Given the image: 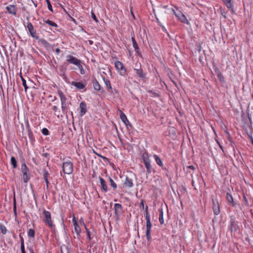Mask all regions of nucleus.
Masks as SVG:
<instances>
[{"label": "nucleus", "instance_id": "a18cd8bd", "mask_svg": "<svg viewBox=\"0 0 253 253\" xmlns=\"http://www.w3.org/2000/svg\"><path fill=\"white\" fill-rule=\"evenodd\" d=\"M46 0V2L47 3V7H48V9L50 11H51L52 12H53V9H52V5H51V4L49 1V0Z\"/></svg>", "mask_w": 253, "mask_h": 253}, {"label": "nucleus", "instance_id": "13d9d810", "mask_svg": "<svg viewBox=\"0 0 253 253\" xmlns=\"http://www.w3.org/2000/svg\"><path fill=\"white\" fill-rule=\"evenodd\" d=\"M67 14H68V16L70 17L71 21H73L75 24H77V22H76V20L74 18L71 17L68 13H67Z\"/></svg>", "mask_w": 253, "mask_h": 253}, {"label": "nucleus", "instance_id": "8fccbe9b", "mask_svg": "<svg viewBox=\"0 0 253 253\" xmlns=\"http://www.w3.org/2000/svg\"><path fill=\"white\" fill-rule=\"evenodd\" d=\"M148 92L152 94V97H160V95L157 92H154L152 90H149L148 91Z\"/></svg>", "mask_w": 253, "mask_h": 253}, {"label": "nucleus", "instance_id": "1a4fd4ad", "mask_svg": "<svg viewBox=\"0 0 253 253\" xmlns=\"http://www.w3.org/2000/svg\"><path fill=\"white\" fill-rule=\"evenodd\" d=\"M66 61L68 63H69L76 66L79 65V63H81L80 60L71 55L66 56Z\"/></svg>", "mask_w": 253, "mask_h": 253}, {"label": "nucleus", "instance_id": "dca6fc26", "mask_svg": "<svg viewBox=\"0 0 253 253\" xmlns=\"http://www.w3.org/2000/svg\"><path fill=\"white\" fill-rule=\"evenodd\" d=\"M71 104V102L61 103V109L63 115H67L68 112L69 105Z\"/></svg>", "mask_w": 253, "mask_h": 253}, {"label": "nucleus", "instance_id": "7c9ffc66", "mask_svg": "<svg viewBox=\"0 0 253 253\" xmlns=\"http://www.w3.org/2000/svg\"><path fill=\"white\" fill-rule=\"evenodd\" d=\"M223 2L226 4V6L228 8L232 7L233 4L231 2V0H222Z\"/></svg>", "mask_w": 253, "mask_h": 253}, {"label": "nucleus", "instance_id": "39448f33", "mask_svg": "<svg viewBox=\"0 0 253 253\" xmlns=\"http://www.w3.org/2000/svg\"><path fill=\"white\" fill-rule=\"evenodd\" d=\"M24 25L28 29V31L29 32L31 36V37L36 40H38L39 36H38L36 30H35L32 24L30 22L28 21L27 23L26 26L25 25V24H24Z\"/></svg>", "mask_w": 253, "mask_h": 253}, {"label": "nucleus", "instance_id": "f3484780", "mask_svg": "<svg viewBox=\"0 0 253 253\" xmlns=\"http://www.w3.org/2000/svg\"><path fill=\"white\" fill-rule=\"evenodd\" d=\"M80 108L81 110L80 115L82 116L84 115L87 111L86 103L84 101L81 102L80 104Z\"/></svg>", "mask_w": 253, "mask_h": 253}, {"label": "nucleus", "instance_id": "9d476101", "mask_svg": "<svg viewBox=\"0 0 253 253\" xmlns=\"http://www.w3.org/2000/svg\"><path fill=\"white\" fill-rule=\"evenodd\" d=\"M212 209L215 215H217L220 213L219 204L217 199L212 200Z\"/></svg>", "mask_w": 253, "mask_h": 253}, {"label": "nucleus", "instance_id": "5701e85b", "mask_svg": "<svg viewBox=\"0 0 253 253\" xmlns=\"http://www.w3.org/2000/svg\"><path fill=\"white\" fill-rule=\"evenodd\" d=\"M103 81H104L105 84L106 86L108 91L109 92H112V88L111 84L110 83V81L104 77H103Z\"/></svg>", "mask_w": 253, "mask_h": 253}, {"label": "nucleus", "instance_id": "4be33fe9", "mask_svg": "<svg viewBox=\"0 0 253 253\" xmlns=\"http://www.w3.org/2000/svg\"><path fill=\"white\" fill-rule=\"evenodd\" d=\"M73 221H74V229L75 232L77 233V235H80L81 229L79 225H78L77 222L76 221L75 217H74Z\"/></svg>", "mask_w": 253, "mask_h": 253}, {"label": "nucleus", "instance_id": "37998d69", "mask_svg": "<svg viewBox=\"0 0 253 253\" xmlns=\"http://www.w3.org/2000/svg\"><path fill=\"white\" fill-rule=\"evenodd\" d=\"M20 239L21 242V251L25 250L24 239L21 235H20Z\"/></svg>", "mask_w": 253, "mask_h": 253}, {"label": "nucleus", "instance_id": "393cba45", "mask_svg": "<svg viewBox=\"0 0 253 253\" xmlns=\"http://www.w3.org/2000/svg\"><path fill=\"white\" fill-rule=\"evenodd\" d=\"M120 111V117L122 121V122L124 124L126 123H129V121L127 120V117H126V115L120 110H119Z\"/></svg>", "mask_w": 253, "mask_h": 253}, {"label": "nucleus", "instance_id": "6e6552de", "mask_svg": "<svg viewBox=\"0 0 253 253\" xmlns=\"http://www.w3.org/2000/svg\"><path fill=\"white\" fill-rule=\"evenodd\" d=\"M114 214L116 218L119 219L121 214L123 212V208L120 204H114Z\"/></svg>", "mask_w": 253, "mask_h": 253}, {"label": "nucleus", "instance_id": "4c0bfd02", "mask_svg": "<svg viewBox=\"0 0 253 253\" xmlns=\"http://www.w3.org/2000/svg\"><path fill=\"white\" fill-rule=\"evenodd\" d=\"M109 180L110 182L111 186L113 188L114 190H115L117 187V184L110 177H109Z\"/></svg>", "mask_w": 253, "mask_h": 253}, {"label": "nucleus", "instance_id": "412c9836", "mask_svg": "<svg viewBox=\"0 0 253 253\" xmlns=\"http://www.w3.org/2000/svg\"><path fill=\"white\" fill-rule=\"evenodd\" d=\"M99 180L100 181V184L101 185V189L105 192L108 191V187L106 184L105 180L102 177H99Z\"/></svg>", "mask_w": 253, "mask_h": 253}, {"label": "nucleus", "instance_id": "7ed1b4c3", "mask_svg": "<svg viewBox=\"0 0 253 253\" xmlns=\"http://www.w3.org/2000/svg\"><path fill=\"white\" fill-rule=\"evenodd\" d=\"M73 164L70 161H66L63 163L62 169L64 173L70 174L73 171Z\"/></svg>", "mask_w": 253, "mask_h": 253}, {"label": "nucleus", "instance_id": "a19ab883", "mask_svg": "<svg viewBox=\"0 0 253 253\" xmlns=\"http://www.w3.org/2000/svg\"><path fill=\"white\" fill-rule=\"evenodd\" d=\"M217 76L218 79H219V80L220 81V82L223 83L225 82L224 77H223L221 72L218 73V74H217Z\"/></svg>", "mask_w": 253, "mask_h": 253}, {"label": "nucleus", "instance_id": "6e6d98bb", "mask_svg": "<svg viewBox=\"0 0 253 253\" xmlns=\"http://www.w3.org/2000/svg\"><path fill=\"white\" fill-rule=\"evenodd\" d=\"M41 42H42V43L44 45H47L48 44V42L45 40L44 39H42L40 40Z\"/></svg>", "mask_w": 253, "mask_h": 253}, {"label": "nucleus", "instance_id": "09e8293b", "mask_svg": "<svg viewBox=\"0 0 253 253\" xmlns=\"http://www.w3.org/2000/svg\"><path fill=\"white\" fill-rule=\"evenodd\" d=\"M13 212L14 213V215L17 216V212H16V200L15 199H14L13 201Z\"/></svg>", "mask_w": 253, "mask_h": 253}, {"label": "nucleus", "instance_id": "864d4df0", "mask_svg": "<svg viewBox=\"0 0 253 253\" xmlns=\"http://www.w3.org/2000/svg\"><path fill=\"white\" fill-rule=\"evenodd\" d=\"M243 200H244V201L245 202V205L246 206H249V202H248V200L246 196L245 195H243Z\"/></svg>", "mask_w": 253, "mask_h": 253}, {"label": "nucleus", "instance_id": "473e14b6", "mask_svg": "<svg viewBox=\"0 0 253 253\" xmlns=\"http://www.w3.org/2000/svg\"><path fill=\"white\" fill-rule=\"evenodd\" d=\"M20 76L22 82V85L24 87L25 90L26 91L27 89L29 88L28 86L27 85L26 81L21 74H20Z\"/></svg>", "mask_w": 253, "mask_h": 253}, {"label": "nucleus", "instance_id": "79ce46f5", "mask_svg": "<svg viewBox=\"0 0 253 253\" xmlns=\"http://www.w3.org/2000/svg\"><path fill=\"white\" fill-rule=\"evenodd\" d=\"M0 231H1V233L3 234H5L6 233L7 229H6V228L5 227V226L4 225L0 224Z\"/></svg>", "mask_w": 253, "mask_h": 253}, {"label": "nucleus", "instance_id": "c756f323", "mask_svg": "<svg viewBox=\"0 0 253 253\" xmlns=\"http://www.w3.org/2000/svg\"><path fill=\"white\" fill-rule=\"evenodd\" d=\"M43 22L45 23H46L48 25H49V26H52V27H57V26H58L56 23H55V22H54L50 20H48H48H43Z\"/></svg>", "mask_w": 253, "mask_h": 253}, {"label": "nucleus", "instance_id": "f257e3e1", "mask_svg": "<svg viewBox=\"0 0 253 253\" xmlns=\"http://www.w3.org/2000/svg\"><path fill=\"white\" fill-rule=\"evenodd\" d=\"M42 214L43 215L42 219L43 222L47 225L52 231L54 232L55 230V225L53 223L50 212L43 209L42 211Z\"/></svg>", "mask_w": 253, "mask_h": 253}, {"label": "nucleus", "instance_id": "e2e57ef3", "mask_svg": "<svg viewBox=\"0 0 253 253\" xmlns=\"http://www.w3.org/2000/svg\"><path fill=\"white\" fill-rule=\"evenodd\" d=\"M214 71H215V72L216 73V74H218V73H221L219 69L217 67H216L215 68Z\"/></svg>", "mask_w": 253, "mask_h": 253}, {"label": "nucleus", "instance_id": "ddd939ff", "mask_svg": "<svg viewBox=\"0 0 253 253\" xmlns=\"http://www.w3.org/2000/svg\"><path fill=\"white\" fill-rule=\"evenodd\" d=\"M173 12L174 13L175 15L181 22L186 24L189 23L187 19L185 16L180 11H178L177 12H175L173 10Z\"/></svg>", "mask_w": 253, "mask_h": 253}, {"label": "nucleus", "instance_id": "c03bdc74", "mask_svg": "<svg viewBox=\"0 0 253 253\" xmlns=\"http://www.w3.org/2000/svg\"><path fill=\"white\" fill-rule=\"evenodd\" d=\"M77 66L78 67V68L80 70V73L82 75H84L85 73V71L83 68V66L81 64V63H79V65H77Z\"/></svg>", "mask_w": 253, "mask_h": 253}, {"label": "nucleus", "instance_id": "2f4dec72", "mask_svg": "<svg viewBox=\"0 0 253 253\" xmlns=\"http://www.w3.org/2000/svg\"><path fill=\"white\" fill-rule=\"evenodd\" d=\"M142 158L143 159V162H145V161H148L150 160L149 159V154L147 152H145L143 154Z\"/></svg>", "mask_w": 253, "mask_h": 253}, {"label": "nucleus", "instance_id": "0eeeda50", "mask_svg": "<svg viewBox=\"0 0 253 253\" xmlns=\"http://www.w3.org/2000/svg\"><path fill=\"white\" fill-rule=\"evenodd\" d=\"M239 229L238 223L236 221L235 217L234 216H230V230L231 232H236Z\"/></svg>", "mask_w": 253, "mask_h": 253}, {"label": "nucleus", "instance_id": "f8f14e48", "mask_svg": "<svg viewBox=\"0 0 253 253\" xmlns=\"http://www.w3.org/2000/svg\"><path fill=\"white\" fill-rule=\"evenodd\" d=\"M134 70L135 71V73L138 77L140 78L142 81H144L145 80L146 75L144 73L140 64L139 68H134Z\"/></svg>", "mask_w": 253, "mask_h": 253}, {"label": "nucleus", "instance_id": "c85d7f7f", "mask_svg": "<svg viewBox=\"0 0 253 253\" xmlns=\"http://www.w3.org/2000/svg\"><path fill=\"white\" fill-rule=\"evenodd\" d=\"M11 164L13 169H16L17 167V162L14 157H11Z\"/></svg>", "mask_w": 253, "mask_h": 253}, {"label": "nucleus", "instance_id": "69168bd1", "mask_svg": "<svg viewBox=\"0 0 253 253\" xmlns=\"http://www.w3.org/2000/svg\"><path fill=\"white\" fill-rule=\"evenodd\" d=\"M28 248L30 253H34V250L32 247H30V248L28 247Z\"/></svg>", "mask_w": 253, "mask_h": 253}, {"label": "nucleus", "instance_id": "4d7b16f0", "mask_svg": "<svg viewBox=\"0 0 253 253\" xmlns=\"http://www.w3.org/2000/svg\"><path fill=\"white\" fill-rule=\"evenodd\" d=\"M26 127L28 131H29H29L32 130L30 128V125L28 122H27V123L26 125Z\"/></svg>", "mask_w": 253, "mask_h": 253}, {"label": "nucleus", "instance_id": "4468645a", "mask_svg": "<svg viewBox=\"0 0 253 253\" xmlns=\"http://www.w3.org/2000/svg\"><path fill=\"white\" fill-rule=\"evenodd\" d=\"M153 157L156 161V163L159 167H161L163 169L168 171V169L166 167H164L162 160L159 156L155 154L154 155Z\"/></svg>", "mask_w": 253, "mask_h": 253}, {"label": "nucleus", "instance_id": "052dcab7", "mask_svg": "<svg viewBox=\"0 0 253 253\" xmlns=\"http://www.w3.org/2000/svg\"><path fill=\"white\" fill-rule=\"evenodd\" d=\"M187 169H191L192 170H195V167L193 166H192V165L187 167Z\"/></svg>", "mask_w": 253, "mask_h": 253}, {"label": "nucleus", "instance_id": "bf43d9fd", "mask_svg": "<svg viewBox=\"0 0 253 253\" xmlns=\"http://www.w3.org/2000/svg\"><path fill=\"white\" fill-rule=\"evenodd\" d=\"M247 134L248 135V137L249 138H250V140H252L253 139V135H252V133L251 132V133H247Z\"/></svg>", "mask_w": 253, "mask_h": 253}, {"label": "nucleus", "instance_id": "0e129e2a", "mask_svg": "<svg viewBox=\"0 0 253 253\" xmlns=\"http://www.w3.org/2000/svg\"><path fill=\"white\" fill-rule=\"evenodd\" d=\"M42 156L45 158L48 157L49 156V154L47 153H44L42 154Z\"/></svg>", "mask_w": 253, "mask_h": 253}, {"label": "nucleus", "instance_id": "e433bc0d", "mask_svg": "<svg viewBox=\"0 0 253 253\" xmlns=\"http://www.w3.org/2000/svg\"><path fill=\"white\" fill-rule=\"evenodd\" d=\"M226 134H227V139L228 140H229V141L230 142V144H231V145L234 147V146H233V144H234V141L232 140V137L230 134V133H229L228 131H226L225 132Z\"/></svg>", "mask_w": 253, "mask_h": 253}, {"label": "nucleus", "instance_id": "49530a36", "mask_svg": "<svg viewBox=\"0 0 253 253\" xmlns=\"http://www.w3.org/2000/svg\"><path fill=\"white\" fill-rule=\"evenodd\" d=\"M84 228H85V230H86V232L87 238L89 240H91V237H90V232L89 231V230L87 229V228L86 227V225L84 224Z\"/></svg>", "mask_w": 253, "mask_h": 253}, {"label": "nucleus", "instance_id": "423d86ee", "mask_svg": "<svg viewBox=\"0 0 253 253\" xmlns=\"http://www.w3.org/2000/svg\"><path fill=\"white\" fill-rule=\"evenodd\" d=\"M146 220V237L147 240L148 242H151L152 239L151 235V230L152 227V224L150 220Z\"/></svg>", "mask_w": 253, "mask_h": 253}, {"label": "nucleus", "instance_id": "a211bd4d", "mask_svg": "<svg viewBox=\"0 0 253 253\" xmlns=\"http://www.w3.org/2000/svg\"><path fill=\"white\" fill-rule=\"evenodd\" d=\"M71 85L75 86L79 89H84L86 85V84H84L82 82H72Z\"/></svg>", "mask_w": 253, "mask_h": 253}, {"label": "nucleus", "instance_id": "9b49d317", "mask_svg": "<svg viewBox=\"0 0 253 253\" xmlns=\"http://www.w3.org/2000/svg\"><path fill=\"white\" fill-rule=\"evenodd\" d=\"M68 65V63L67 62H64L63 63L62 65H60L59 67L60 75L61 76L63 77V78L64 80H66L67 78L65 73Z\"/></svg>", "mask_w": 253, "mask_h": 253}, {"label": "nucleus", "instance_id": "72a5a7b5", "mask_svg": "<svg viewBox=\"0 0 253 253\" xmlns=\"http://www.w3.org/2000/svg\"><path fill=\"white\" fill-rule=\"evenodd\" d=\"M145 212V217L146 220H150V214L149 212L148 207L147 206H146Z\"/></svg>", "mask_w": 253, "mask_h": 253}, {"label": "nucleus", "instance_id": "3c124183", "mask_svg": "<svg viewBox=\"0 0 253 253\" xmlns=\"http://www.w3.org/2000/svg\"><path fill=\"white\" fill-rule=\"evenodd\" d=\"M49 175V174L48 172L45 169H43V178H48V176Z\"/></svg>", "mask_w": 253, "mask_h": 253}, {"label": "nucleus", "instance_id": "de8ad7c7", "mask_svg": "<svg viewBox=\"0 0 253 253\" xmlns=\"http://www.w3.org/2000/svg\"><path fill=\"white\" fill-rule=\"evenodd\" d=\"M42 132L44 135H48L49 134V131L46 128H42Z\"/></svg>", "mask_w": 253, "mask_h": 253}, {"label": "nucleus", "instance_id": "5fc2aeb1", "mask_svg": "<svg viewBox=\"0 0 253 253\" xmlns=\"http://www.w3.org/2000/svg\"><path fill=\"white\" fill-rule=\"evenodd\" d=\"M94 153H95V154H96L98 156H99V157H100V158H101L102 159H103V160H108V159H107L106 157H104V156H102V155H100V154H97V153H95V152H94Z\"/></svg>", "mask_w": 253, "mask_h": 253}, {"label": "nucleus", "instance_id": "2eb2a0df", "mask_svg": "<svg viewBox=\"0 0 253 253\" xmlns=\"http://www.w3.org/2000/svg\"><path fill=\"white\" fill-rule=\"evenodd\" d=\"M6 9L9 13L16 15L17 12V7L15 5H9L6 7Z\"/></svg>", "mask_w": 253, "mask_h": 253}, {"label": "nucleus", "instance_id": "20e7f679", "mask_svg": "<svg viewBox=\"0 0 253 253\" xmlns=\"http://www.w3.org/2000/svg\"><path fill=\"white\" fill-rule=\"evenodd\" d=\"M115 65L117 70L121 76L126 77L127 75L126 69L124 66L122 62L119 61H117L115 62Z\"/></svg>", "mask_w": 253, "mask_h": 253}, {"label": "nucleus", "instance_id": "aec40b11", "mask_svg": "<svg viewBox=\"0 0 253 253\" xmlns=\"http://www.w3.org/2000/svg\"><path fill=\"white\" fill-rule=\"evenodd\" d=\"M145 165V167L146 169L147 173L150 174L152 172V166L151 165L150 160L146 161L143 162Z\"/></svg>", "mask_w": 253, "mask_h": 253}, {"label": "nucleus", "instance_id": "680f3d73", "mask_svg": "<svg viewBox=\"0 0 253 253\" xmlns=\"http://www.w3.org/2000/svg\"><path fill=\"white\" fill-rule=\"evenodd\" d=\"M140 206L142 207L143 209H144V201L142 200L140 203Z\"/></svg>", "mask_w": 253, "mask_h": 253}, {"label": "nucleus", "instance_id": "bb28decb", "mask_svg": "<svg viewBox=\"0 0 253 253\" xmlns=\"http://www.w3.org/2000/svg\"><path fill=\"white\" fill-rule=\"evenodd\" d=\"M226 199L228 202L232 204L233 207H235L236 206V203L234 202L233 198L229 193H227Z\"/></svg>", "mask_w": 253, "mask_h": 253}, {"label": "nucleus", "instance_id": "b1692460", "mask_svg": "<svg viewBox=\"0 0 253 253\" xmlns=\"http://www.w3.org/2000/svg\"><path fill=\"white\" fill-rule=\"evenodd\" d=\"M58 94L60 98L61 103L69 102L68 101H67V98L65 96V95L64 94L62 91L58 90Z\"/></svg>", "mask_w": 253, "mask_h": 253}, {"label": "nucleus", "instance_id": "f03ea898", "mask_svg": "<svg viewBox=\"0 0 253 253\" xmlns=\"http://www.w3.org/2000/svg\"><path fill=\"white\" fill-rule=\"evenodd\" d=\"M21 172L22 173L23 181L24 183H27L30 179L31 175L30 173L29 169L27 166L25 159L22 157L21 160Z\"/></svg>", "mask_w": 253, "mask_h": 253}, {"label": "nucleus", "instance_id": "338daca9", "mask_svg": "<svg viewBox=\"0 0 253 253\" xmlns=\"http://www.w3.org/2000/svg\"><path fill=\"white\" fill-rule=\"evenodd\" d=\"M44 180H45V182L46 183V184H47V185H49V180L48 179V178H44Z\"/></svg>", "mask_w": 253, "mask_h": 253}, {"label": "nucleus", "instance_id": "ea45409f", "mask_svg": "<svg viewBox=\"0 0 253 253\" xmlns=\"http://www.w3.org/2000/svg\"><path fill=\"white\" fill-rule=\"evenodd\" d=\"M35 230L33 229H29L28 231V235L30 237H35Z\"/></svg>", "mask_w": 253, "mask_h": 253}, {"label": "nucleus", "instance_id": "6ab92c4d", "mask_svg": "<svg viewBox=\"0 0 253 253\" xmlns=\"http://www.w3.org/2000/svg\"><path fill=\"white\" fill-rule=\"evenodd\" d=\"M133 183L132 180L126 176L125 179V181L124 183V186L127 188H131L133 187Z\"/></svg>", "mask_w": 253, "mask_h": 253}, {"label": "nucleus", "instance_id": "a878e982", "mask_svg": "<svg viewBox=\"0 0 253 253\" xmlns=\"http://www.w3.org/2000/svg\"><path fill=\"white\" fill-rule=\"evenodd\" d=\"M92 83L93 84L94 89L95 90L99 91L101 90V86L96 79L94 78L92 80Z\"/></svg>", "mask_w": 253, "mask_h": 253}, {"label": "nucleus", "instance_id": "cd10ccee", "mask_svg": "<svg viewBox=\"0 0 253 253\" xmlns=\"http://www.w3.org/2000/svg\"><path fill=\"white\" fill-rule=\"evenodd\" d=\"M131 41H132V44H133V46L135 49V51L139 54V48L138 47V45L135 40V38L134 37H132L131 38Z\"/></svg>", "mask_w": 253, "mask_h": 253}, {"label": "nucleus", "instance_id": "603ef678", "mask_svg": "<svg viewBox=\"0 0 253 253\" xmlns=\"http://www.w3.org/2000/svg\"><path fill=\"white\" fill-rule=\"evenodd\" d=\"M91 17H92V19L94 21H95V22H98V19L97 18L96 16H95L94 13L93 11H91Z\"/></svg>", "mask_w": 253, "mask_h": 253}, {"label": "nucleus", "instance_id": "58836bf2", "mask_svg": "<svg viewBox=\"0 0 253 253\" xmlns=\"http://www.w3.org/2000/svg\"><path fill=\"white\" fill-rule=\"evenodd\" d=\"M28 136H29V138L30 140V141L33 142L34 141H35V137H34V136L33 135V132L32 130H30L29 131H28Z\"/></svg>", "mask_w": 253, "mask_h": 253}, {"label": "nucleus", "instance_id": "774afa93", "mask_svg": "<svg viewBox=\"0 0 253 253\" xmlns=\"http://www.w3.org/2000/svg\"><path fill=\"white\" fill-rule=\"evenodd\" d=\"M161 27L164 32H167L166 29L165 28V27L164 26H161Z\"/></svg>", "mask_w": 253, "mask_h": 253}, {"label": "nucleus", "instance_id": "c9c22d12", "mask_svg": "<svg viewBox=\"0 0 253 253\" xmlns=\"http://www.w3.org/2000/svg\"><path fill=\"white\" fill-rule=\"evenodd\" d=\"M52 109L54 112V115L59 117L60 111L57 106L54 105L52 107Z\"/></svg>", "mask_w": 253, "mask_h": 253}, {"label": "nucleus", "instance_id": "f704fd0d", "mask_svg": "<svg viewBox=\"0 0 253 253\" xmlns=\"http://www.w3.org/2000/svg\"><path fill=\"white\" fill-rule=\"evenodd\" d=\"M160 215H159V221L161 224H164V220L163 218V211L162 209L159 210Z\"/></svg>", "mask_w": 253, "mask_h": 253}]
</instances>
